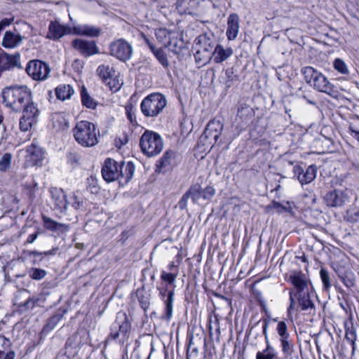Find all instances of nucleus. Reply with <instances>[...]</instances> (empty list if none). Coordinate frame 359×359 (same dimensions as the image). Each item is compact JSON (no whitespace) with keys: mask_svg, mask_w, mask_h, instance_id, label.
<instances>
[{"mask_svg":"<svg viewBox=\"0 0 359 359\" xmlns=\"http://www.w3.org/2000/svg\"><path fill=\"white\" fill-rule=\"evenodd\" d=\"M4 102L15 111H22L20 129L28 131L34 124L39 114L37 105L32 100L31 90L25 86H13L3 90Z\"/></svg>","mask_w":359,"mask_h":359,"instance_id":"f257e3e1","label":"nucleus"},{"mask_svg":"<svg viewBox=\"0 0 359 359\" xmlns=\"http://www.w3.org/2000/svg\"><path fill=\"white\" fill-rule=\"evenodd\" d=\"M73 135L79 144L83 147H92L98 143L100 134L97 126L88 121H81L73 128Z\"/></svg>","mask_w":359,"mask_h":359,"instance_id":"f03ea898","label":"nucleus"},{"mask_svg":"<svg viewBox=\"0 0 359 359\" xmlns=\"http://www.w3.org/2000/svg\"><path fill=\"white\" fill-rule=\"evenodd\" d=\"M216 45V39L212 34L199 35L195 39L194 47L196 50L194 57L196 62L205 65L209 62L212 57Z\"/></svg>","mask_w":359,"mask_h":359,"instance_id":"7ed1b4c3","label":"nucleus"},{"mask_svg":"<svg viewBox=\"0 0 359 359\" xmlns=\"http://www.w3.org/2000/svg\"><path fill=\"white\" fill-rule=\"evenodd\" d=\"M166 105L165 97L161 93H154L142 100L140 109L144 116L154 118L158 116Z\"/></svg>","mask_w":359,"mask_h":359,"instance_id":"20e7f679","label":"nucleus"},{"mask_svg":"<svg viewBox=\"0 0 359 359\" xmlns=\"http://www.w3.org/2000/svg\"><path fill=\"white\" fill-rule=\"evenodd\" d=\"M140 146L144 154L153 156L158 154L163 148L161 137L156 133L146 130L142 135Z\"/></svg>","mask_w":359,"mask_h":359,"instance_id":"39448f33","label":"nucleus"},{"mask_svg":"<svg viewBox=\"0 0 359 359\" xmlns=\"http://www.w3.org/2000/svg\"><path fill=\"white\" fill-rule=\"evenodd\" d=\"M130 324L129 323L126 314L123 318L117 317L116 321L111 327V332L108 336L109 339L118 340L120 343H124L129 337Z\"/></svg>","mask_w":359,"mask_h":359,"instance_id":"423d86ee","label":"nucleus"},{"mask_svg":"<svg viewBox=\"0 0 359 359\" xmlns=\"http://www.w3.org/2000/svg\"><path fill=\"white\" fill-rule=\"evenodd\" d=\"M27 74L35 81H44L49 75V66L39 60H30L25 69Z\"/></svg>","mask_w":359,"mask_h":359,"instance_id":"0eeeda50","label":"nucleus"},{"mask_svg":"<svg viewBox=\"0 0 359 359\" xmlns=\"http://www.w3.org/2000/svg\"><path fill=\"white\" fill-rule=\"evenodd\" d=\"M286 163L290 166L293 165L292 171L294 177H297L302 185L309 184L316 177L318 168L314 164L309 165L306 170H304L299 165L296 164L294 165L293 162L291 161H287Z\"/></svg>","mask_w":359,"mask_h":359,"instance_id":"6e6552de","label":"nucleus"},{"mask_svg":"<svg viewBox=\"0 0 359 359\" xmlns=\"http://www.w3.org/2000/svg\"><path fill=\"white\" fill-rule=\"evenodd\" d=\"M111 55L121 61L129 60L133 55L132 46L124 39H118L110 45Z\"/></svg>","mask_w":359,"mask_h":359,"instance_id":"1a4fd4ad","label":"nucleus"},{"mask_svg":"<svg viewBox=\"0 0 359 359\" xmlns=\"http://www.w3.org/2000/svg\"><path fill=\"white\" fill-rule=\"evenodd\" d=\"M348 191L334 189L328 191L324 196V201L328 207L341 208L349 202Z\"/></svg>","mask_w":359,"mask_h":359,"instance_id":"9d476101","label":"nucleus"},{"mask_svg":"<svg viewBox=\"0 0 359 359\" xmlns=\"http://www.w3.org/2000/svg\"><path fill=\"white\" fill-rule=\"evenodd\" d=\"M73 48L79 52L83 57H88L100 53L95 41H88L83 39H76L72 41Z\"/></svg>","mask_w":359,"mask_h":359,"instance_id":"9b49d317","label":"nucleus"},{"mask_svg":"<svg viewBox=\"0 0 359 359\" xmlns=\"http://www.w3.org/2000/svg\"><path fill=\"white\" fill-rule=\"evenodd\" d=\"M203 346L206 348L205 337H199L191 336L189 339V345L187 351V359H205V355L198 351L199 346Z\"/></svg>","mask_w":359,"mask_h":359,"instance_id":"f8f14e48","label":"nucleus"},{"mask_svg":"<svg viewBox=\"0 0 359 359\" xmlns=\"http://www.w3.org/2000/svg\"><path fill=\"white\" fill-rule=\"evenodd\" d=\"M222 129L223 124L222 122L219 120L213 119L208 123L205 131L201 137V140H209V144H214L217 142Z\"/></svg>","mask_w":359,"mask_h":359,"instance_id":"ddd939ff","label":"nucleus"},{"mask_svg":"<svg viewBox=\"0 0 359 359\" xmlns=\"http://www.w3.org/2000/svg\"><path fill=\"white\" fill-rule=\"evenodd\" d=\"M26 153L25 164L27 166L39 165L44 158V151L34 142L27 147Z\"/></svg>","mask_w":359,"mask_h":359,"instance_id":"4468645a","label":"nucleus"},{"mask_svg":"<svg viewBox=\"0 0 359 359\" xmlns=\"http://www.w3.org/2000/svg\"><path fill=\"white\" fill-rule=\"evenodd\" d=\"M118 162L110 158H107L104 161V165L102 168V175L103 179L107 182L118 180Z\"/></svg>","mask_w":359,"mask_h":359,"instance_id":"2eb2a0df","label":"nucleus"},{"mask_svg":"<svg viewBox=\"0 0 359 359\" xmlns=\"http://www.w3.org/2000/svg\"><path fill=\"white\" fill-rule=\"evenodd\" d=\"M319 92H322L336 98L339 95V91L336 86L332 84L322 73L313 87Z\"/></svg>","mask_w":359,"mask_h":359,"instance_id":"dca6fc26","label":"nucleus"},{"mask_svg":"<svg viewBox=\"0 0 359 359\" xmlns=\"http://www.w3.org/2000/svg\"><path fill=\"white\" fill-rule=\"evenodd\" d=\"M135 165L133 162L121 161L118 163V183L121 185L126 184L133 177Z\"/></svg>","mask_w":359,"mask_h":359,"instance_id":"f3484780","label":"nucleus"},{"mask_svg":"<svg viewBox=\"0 0 359 359\" xmlns=\"http://www.w3.org/2000/svg\"><path fill=\"white\" fill-rule=\"evenodd\" d=\"M289 280L296 289V293H303L308 290L309 280L304 273L302 271H292L290 276Z\"/></svg>","mask_w":359,"mask_h":359,"instance_id":"a211bd4d","label":"nucleus"},{"mask_svg":"<svg viewBox=\"0 0 359 359\" xmlns=\"http://www.w3.org/2000/svg\"><path fill=\"white\" fill-rule=\"evenodd\" d=\"M51 194V201L54 208L60 212H66V196L63 189L57 187H53L50 189Z\"/></svg>","mask_w":359,"mask_h":359,"instance_id":"6ab92c4d","label":"nucleus"},{"mask_svg":"<svg viewBox=\"0 0 359 359\" xmlns=\"http://www.w3.org/2000/svg\"><path fill=\"white\" fill-rule=\"evenodd\" d=\"M71 30L69 27L62 25L57 21L50 22L47 37L53 40H58L63 36L71 34Z\"/></svg>","mask_w":359,"mask_h":359,"instance_id":"aec40b11","label":"nucleus"},{"mask_svg":"<svg viewBox=\"0 0 359 359\" xmlns=\"http://www.w3.org/2000/svg\"><path fill=\"white\" fill-rule=\"evenodd\" d=\"M175 163V154L173 151H166L156 163V171L165 172L170 170Z\"/></svg>","mask_w":359,"mask_h":359,"instance_id":"412c9836","label":"nucleus"},{"mask_svg":"<svg viewBox=\"0 0 359 359\" xmlns=\"http://www.w3.org/2000/svg\"><path fill=\"white\" fill-rule=\"evenodd\" d=\"M157 39L165 46L169 48L177 46V36L175 32H170L165 29H159L156 32Z\"/></svg>","mask_w":359,"mask_h":359,"instance_id":"4be33fe9","label":"nucleus"},{"mask_svg":"<svg viewBox=\"0 0 359 359\" xmlns=\"http://www.w3.org/2000/svg\"><path fill=\"white\" fill-rule=\"evenodd\" d=\"M73 32L76 35L97 37L101 34V29L93 25H79L73 27Z\"/></svg>","mask_w":359,"mask_h":359,"instance_id":"5701e85b","label":"nucleus"},{"mask_svg":"<svg viewBox=\"0 0 359 359\" xmlns=\"http://www.w3.org/2000/svg\"><path fill=\"white\" fill-rule=\"evenodd\" d=\"M67 312V309L63 307L60 308L58 311L50 318H49L44 325L42 332L48 333L53 330L57 324L61 320L64 315Z\"/></svg>","mask_w":359,"mask_h":359,"instance_id":"b1692460","label":"nucleus"},{"mask_svg":"<svg viewBox=\"0 0 359 359\" xmlns=\"http://www.w3.org/2000/svg\"><path fill=\"white\" fill-rule=\"evenodd\" d=\"M311 294L312 293L309 290H306L303 293L294 294L302 311H307L310 309H314L315 306L314 303L311 300Z\"/></svg>","mask_w":359,"mask_h":359,"instance_id":"393cba45","label":"nucleus"},{"mask_svg":"<svg viewBox=\"0 0 359 359\" xmlns=\"http://www.w3.org/2000/svg\"><path fill=\"white\" fill-rule=\"evenodd\" d=\"M227 25L226 36L229 40H233L236 37L239 29L238 16L236 14L230 15Z\"/></svg>","mask_w":359,"mask_h":359,"instance_id":"a878e982","label":"nucleus"},{"mask_svg":"<svg viewBox=\"0 0 359 359\" xmlns=\"http://www.w3.org/2000/svg\"><path fill=\"white\" fill-rule=\"evenodd\" d=\"M345 338L350 342L353 349L355 348V341L357 339L356 328L354 327L352 319L344 321Z\"/></svg>","mask_w":359,"mask_h":359,"instance_id":"bb28decb","label":"nucleus"},{"mask_svg":"<svg viewBox=\"0 0 359 359\" xmlns=\"http://www.w3.org/2000/svg\"><path fill=\"white\" fill-rule=\"evenodd\" d=\"M174 296L175 291L172 290L168 292L167 297L163 299L165 304V315L162 316V319L167 321H169L172 316Z\"/></svg>","mask_w":359,"mask_h":359,"instance_id":"cd10ccee","label":"nucleus"},{"mask_svg":"<svg viewBox=\"0 0 359 359\" xmlns=\"http://www.w3.org/2000/svg\"><path fill=\"white\" fill-rule=\"evenodd\" d=\"M22 37L20 34H14L11 32H6L4 34L2 45L5 48H13L21 43Z\"/></svg>","mask_w":359,"mask_h":359,"instance_id":"c85d7f7f","label":"nucleus"},{"mask_svg":"<svg viewBox=\"0 0 359 359\" xmlns=\"http://www.w3.org/2000/svg\"><path fill=\"white\" fill-rule=\"evenodd\" d=\"M43 222L44 227L52 231H67L69 229V226L65 224L59 223L53 219L43 216Z\"/></svg>","mask_w":359,"mask_h":359,"instance_id":"c756f323","label":"nucleus"},{"mask_svg":"<svg viewBox=\"0 0 359 359\" xmlns=\"http://www.w3.org/2000/svg\"><path fill=\"white\" fill-rule=\"evenodd\" d=\"M302 73L304 75L306 82L312 87H313L316 81H317V79H318L321 74V72L310 66L302 68Z\"/></svg>","mask_w":359,"mask_h":359,"instance_id":"7c9ffc66","label":"nucleus"},{"mask_svg":"<svg viewBox=\"0 0 359 359\" xmlns=\"http://www.w3.org/2000/svg\"><path fill=\"white\" fill-rule=\"evenodd\" d=\"M66 201V212L69 210V207H72L74 210H79L84 204L82 197L78 196L75 193L67 196Z\"/></svg>","mask_w":359,"mask_h":359,"instance_id":"2f4dec72","label":"nucleus"},{"mask_svg":"<svg viewBox=\"0 0 359 359\" xmlns=\"http://www.w3.org/2000/svg\"><path fill=\"white\" fill-rule=\"evenodd\" d=\"M195 5V0H178L176 3L177 9L181 14L192 13Z\"/></svg>","mask_w":359,"mask_h":359,"instance_id":"473e14b6","label":"nucleus"},{"mask_svg":"<svg viewBox=\"0 0 359 359\" xmlns=\"http://www.w3.org/2000/svg\"><path fill=\"white\" fill-rule=\"evenodd\" d=\"M231 54V49H224L222 46L216 45L212 57L215 62L220 63L226 60Z\"/></svg>","mask_w":359,"mask_h":359,"instance_id":"72a5a7b5","label":"nucleus"},{"mask_svg":"<svg viewBox=\"0 0 359 359\" xmlns=\"http://www.w3.org/2000/svg\"><path fill=\"white\" fill-rule=\"evenodd\" d=\"M74 90L70 85H60L55 88L57 98L60 100L69 99Z\"/></svg>","mask_w":359,"mask_h":359,"instance_id":"f704fd0d","label":"nucleus"},{"mask_svg":"<svg viewBox=\"0 0 359 359\" xmlns=\"http://www.w3.org/2000/svg\"><path fill=\"white\" fill-rule=\"evenodd\" d=\"M97 73L102 81L106 83L109 79L115 75V70L113 67L107 65H101L97 69Z\"/></svg>","mask_w":359,"mask_h":359,"instance_id":"c9c22d12","label":"nucleus"},{"mask_svg":"<svg viewBox=\"0 0 359 359\" xmlns=\"http://www.w3.org/2000/svg\"><path fill=\"white\" fill-rule=\"evenodd\" d=\"M81 97L83 105L89 109H95L97 106V102L88 94L87 89L85 87H83L81 90Z\"/></svg>","mask_w":359,"mask_h":359,"instance_id":"e433bc0d","label":"nucleus"},{"mask_svg":"<svg viewBox=\"0 0 359 359\" xmlns=\"http://www.w3.org/2000/svg\"><path fill=\"white\" fill-rule=\"evenodd\" d=\"M334 270L346 287L351 288L355 285V279L352 273L344 274L341 273L339 269H336L335 268H334Z\"/></svg>","mask_w":359,"mask_h":359,"instance_id":"4c0bfd02","label":"nucleus"},{"mask_svg":"<svg viewBox=\"0 0 359 359\" xmlns=\"http://www.w3.org/2000/svg\"><path fill=\"white\" fill-rule=\"evenodd\" d=\"M190 195L194 203L198 202L200 199L203 198L202 193L203 189L199 184H195L192 185L187 191Z\"/></svg>","mask_w":359,"mask_h":359,"instance_id":"58836bf2","label":"nucleus"},{"mask_svg":"<svg viewBox=\"0 0 359 359\" xmlns=\"http://www.w3.org/2000/svg\"><path fill=\"white\" fill-rule=\"evenodd\" d=\"M320 277L323 283V289L328 291L332 285V280L328 271L325 268H321L320 270Z\"/></svg>","mask_w":359,"mask_h":359,"instance_id":"ea45409f","label":"nucleus"},{"mask_svg":"<svg viewBox=\"0 0 359 359\" xmlns=\"http://www.w3.org/2000/svg\"><path fill=\"white\" fill-rule=\"evenodd\" d=\"M137 294L141 307L144 311H147L150 305V295L144 293L143 290H137Z\"/></svg>","mask_w":359,"mask_h":359,"instance_id":"a19ab883","label":"nucleus"},{"mask_svg":"<svg viewBox=\"0 0 359 359\" xmlns=\"http://www.w3.org/2000/svg\"><path fill=\"white\" fill-rule=\"evenodd\" d=\"M267 346L266 349L262 352H258L257 353L256 358L257 359H273L276 356V351L273 347H271L269 342L266 341Z\"/></svg>","mask_w":359,"mask_h":359,"instance_id":"79ce46f5","label":"nucleus"},{"mask_svg":"<svg viewBox=\"0 0 359 359\" xmlns=\"http://www.w3.org/2000/svg\"><path fill=\"white\" fill-rule=\"evenodd\" d=\"M283 353L288 356L294 352V346L289 340V338L280 339Z\"/></svg>","mask_w":359,"mask_h":359,"instance_id":"37998d69","label":"nucleus"},{"mask_svg":"<svg viewBox=\"0 0 359 359\" xmlns=\"http://www.w3.org/2000/svg\"><path fill=\"white\" fill-rule=\"evenodd\" d=\"M29 276L36 280H40L45 278L47 272L42 269L31 268L28 271Z\"/></svg>","mask_w":359,"mask_h":359,"instance_id":"c03bdc74","label":"nucleus"},{"mask_svg":"<svg viewBox=\"0 0 359 359\" xmlns=\"http://www.w3.org/2000/svg\"><path fill=\"white\" fill-rule=\"evenodd\" d=\"M333 67L335 70L341 74H348L349 73L347 65L340 58H336L334 60Z\"/></svg>","mask_w":359,"mask_h":359,"instance_id":"a18cd8bd","label":"nucleus"},{"mask_svg":"<svg viewBox=\"0 0 359 359\" xmlns=\"http://www.w3.org/2000/svg\"><path fill=\"white\" fill-rule=\"evenodd\" d=\"M12 158H13V156H12L11 154H10V153L4 154L0 158V171L1 172H5L11 167Z\"/></svg>","mask_w":359,"mask_h":359,"instance_id":"49530a36","label":"nucleus"},{"mask_svg":"<svg viewBox=\"0 0 359 359\" xmlns=\"http://www.w3.org/2000/svg\"><path fill=\"white\" fill-rule=\"evenodd\" d=\"M153 53L163 67H168L169 66L167 56L162 49H156Z\"/></svg>","mask_w":359,"mask_h":359,"instance_id":"de8ad7c7","label":"nucleus"},{"mask_svg":"<svg viewBox=\"0 0 359 359\" xmlns=\"http://www.w3.org/2000/svg\"><path fill=\"white\" fill-rule=\"evenodd\" d=\"M277 332L280 339L290 338V334L287 332V326L284 321H280L277 325Z\"/></svg>","mask_w":359,"mask_h":359,"instance_id":"09e8293b","label":"nucleus"},{"mask_svg":"<svg viewBox=\"0 0 359 359\" xmlns=\"http://www.w3.org/2000/svg\"><path fill=\"white\" fill-rule=\"evenodd\" d=\"M244 111V108L239 109L236 118V121L241 129L245 128L247 119V114Z\"/></svg>","mask_w":359,"mask_h":359,"instance_id":"8fccbe9b","label":"nucleus"},{"mask_svg":"<svg viewBox=\"0 0 359 359\" xmlns=\"http://www.w3.org/2000/svg\"><path fill=\"white\" fill-rule=\"evenodd\" d=\"M346 219L347 221L350 222H359V209L358 208H353L348 210L346 212Z\"/></svg>","mask_w":359,"mask_h":359,"instance_id":"3c124183","label":"nucleus"},{"mask_svg":"<svg viewBox=\"0 0 359 359\" xmlns=\"http://www.w3.org/2000/svg\"><path fill=\"white\" fill-rule=\"evenodd\" d=\"M105 83L109 86L111 90L116 92L121 88L123 83L121 82L118 79L112 77L111 79H109Z\"/></svg>","mask_w":359,"mask_h":359,"instance_id":"603ef678","label":"nucleus"},{"mask_svg":"<svg viewBox=\"0 0 359 359\" xmlns=\"http://www.w3.org/2000/svg\"><path fill=\"white\" fill-rule=\"evenodd\" d=\"M125 109L127 118L130 121V122L133 125H137V122L136 121L135 113L133 107L131 104L127 105Z\"/></svg>","mask_w":359,"mask_h":359,"instance_id":"864d4df0","label":"nucleus"},{"mask_svg":"<svg viewBox=\"0 0 359 359\" xmlns=\"http://www.w3.org/2000/svg\"><path fill=\"white\" fill-rule=\"evenodd\" d=\"M58 250L57 248H54L51 249L50 250L45 251L43 252H38L36 250H32L29 252V255L33 256V257H39V256H50V255H55Z\"/></svg>","mask_w":359,"mask_h":359,"instance_id":"5fc2aeb1","label":"nucleus"},{"mask_svg":"<svg viewBox=\"0 0 359 359\" xmlns=\"http://www.w3.org/2000/svg\"><path fill=\"white\" fill-rule=\"evenodd\" d=\"M79 159L80 156L76 152H69L67 154V161L73 167L76 166L78 164Z\"/></svg>","mask_w":359,"mask_h":359,"instance_id":"6e6d98bb","label":"nucleus"},{"mask_svg":"<svg viewBox=\"0 0 359 359\" xmlns=\"http://www.w3.org/2000/svg\"><path fill=\"white\" fill-rule=\"evenodd\" d=\"M215 194V189L211 186H208L203 189L201 196L204 200H210Z\"/></svg>","mask_w":359,"mask_h":359,"instance_id":"4d7b16f0","label":"nucleus"},{"mask_svg":"<svg viewBox=\"0 0 359 359\" xmlns=\"http://www.w3.org/2000/svg\"><path fill=\"white\" fill-rule=\"evenodd\" d=\"M36 306L34 297L28 298L26 302L19 306L20 308H24L25 310H32Z\"/></svg>","mask_w":359,"mask_h":359,"instance_id":"13d9d810","label":"nucleus"},{"mask_svg":"<svg viewBox=\"0 0 359 359\" xmlns=\"http://www.w3.org/2000/svg\"><path fill=\"white\" fill-rule=\"evenodd\" d=\"M176 275L170 273H165L163 271L161 275V278L164 281L168 282L169 284H172L176 278Z\"/></svg>","mask_w":359,"mask_h":359,"instance_id":"bf43d9fd","label":"nucleus"},{"mask_svg":"<svg viewBox=\"0 0 359 359\" xmlns=\"http://www.w3.org/2000/svg\"><path fill=\"white\" fill-rule=\"evenodd\" d=\"M190 197L191 196L187 191L182 196V198L178 203L179 208L181 210H184L186 208L187 205V201Z\"/></svg>","mask_w":359,"mask_h":359,"instance_id":"052dcab7","label":"nucleus"},{"mask_svg":"<svg viewBox=\"0 0 359 359\" xmlns=\"http://www.w3.org/2000/svg\"><path fill=\"white\" fill-rule=\"evenodd\" d=\"M116 146L121 148L123 145L128 142V137L126 134L123 135V137H118L116 139Z\"/></svg>","mask_w":359,"mask_h":359,"instance_id":"680f3d73","label":"nucleus"},{"mask_svg":"<svg viewBox=\"0 0 359 359\" xmlns=\"http://www.w3.org/2000/svg\"><path fill=\"white\" fill-rule=\"evenodd\" d=\"M13 18H4L0 22L1 30H3L6 27L9 26L13 22Z\"/></svg>","mask_w":359,"mask_h":359,"instance_id":"e2e57ef3","label":"nucleus"},{"mask_svg":"<svg viewBox=\"0 0 359 359\" xmlns=\"http://www.w3.org/2000/svg\"><path fill=\"white\" fill-rule=\"evenodd\" d=\"M250 290H251L252 293L253 294V295H255V297L257 299V300L261 302L262 293L259 291H258L257 290L255 289V283L252 284L251 287H250Z\"/></svg>","mask_w":359,"mask_h":359,"instance_id":"0e129e2a","label":"nucleus"},{"mask_svg":"<svg viewBox=\"0 0 359 359\" xmlns=\"http://www.w3.org/2000/svg\"><path fill=\"white\" fill-rule=\"evenodd\" d=\"M45 299L46 298L43 294H41L37 297L34 298L36 306H43Z\"/></svg>","mask_w":359,"mask_h":359,"instance_id":"69168bd1","label":"nucleus"},{"mask_svg":"<svg viewBox=\"0 0 359 359\" xmlns=\"http://www.w3.org/2000/svg\"><path fill=\"white\" fill-rule=\"evenodd\" d=\"M290 306L287 309V311L288 312H290L291 311V309H293L294 304H295V302H294V292L291 290L290 292Z\"/></svg>","mask_w":359,"mask_h":359,"instance_id":"338daca9","label":"nucleus"},{"mask_svg":"<svg viewBox=\"0 0 359 359\" xmlns=\"http://www.w3.org/2000/svg\"><path fill=\"white\" fill-rule=\"evenodd\" d=\"M37 237H38V233L37 232L29 235V236H28V238L27 239V243H34V241L37 238Z\"/></svg>","mask_w":359,"mask_h":359,"instance_id":"774afa93","label":"nucleus"}]
</instances>
